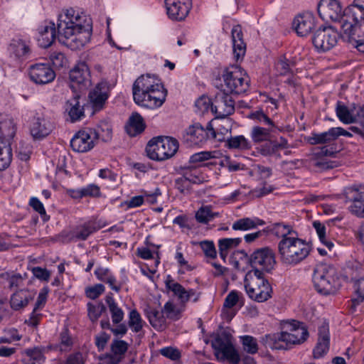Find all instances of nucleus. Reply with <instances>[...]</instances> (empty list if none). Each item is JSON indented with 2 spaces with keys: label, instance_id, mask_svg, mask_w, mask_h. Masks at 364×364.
I'll list each match as a JSON object with an SVG mask.
<instances>
[{
  "label": "nucleus",
  "instance_id": "1",
  "mask_svg": "<svg viewBox=\"0 0 364 364\" xmlns=\"http://www.w3.org/2000/svg\"><path fill=\"white\" fill-rule=\"evenodd\" d=\"M92 20L83 12L73 8L58 14L57 27L52 21H44L38 28V43L43 48L50 47L58 37V41L71 49H80L90 42Z\"/></svg>",
  "mask_w": 364,
  "mask_h": 364
},
{
  "label": "nucleus",
  "instance_id": "2",
  "mask_svg": "<svg viewBox=\"0 0 364 364\" xmlns=\"http://www.w3.org/2000/svg\"><path fill=\"white\" fill-rule=\"evenodd\" d=\"M132 95L136 105L154 109L164 103L167 91L159 79L147 74L141 75L134 81Z\"/></svg>",
  "mask_w": 364,
  "mask_h": 364
},
{
  "label": "nucleus",
  "instance_id": "3",
  "mask_svg": "<svg viewBox=\"0 0 364 364\" xmlns=\"http://www.w3.org/2000/svg\"><path fill=\"white\" fill-rule=\"evenodd\" d=\"M311 247L306 240L295 237L281 239L278 242V254L281 262L287 266H296L310 254Z\"/></svg>",
  "mask_w": 364,
  "mask_h": 364
},
{
  "label": "nucleus",
  "instance_id": "4",
  "mask_svg": "<svg viewBox=\"0 0 364 364\" xmlns=\"http://www.w3.org/2000/svg\"><path fill=\"white\" fill-rule=\"evenodd\" d=\"M244 286L249 298L257 302H264L272 296V287L259 269H252L245 275Z\"/></svg>",
  "mask_w": 364,
  "mask_h": 364
},
{
  "label": "nucleus",
  "instance_id": "5",
  "mask_svg": "<svg viewBox=\"0 0 364 364\" xmlns=\"http://www.w3.org/2000/svg\"><path fill=\"white\" fill-rule=\"evenodd\" d=\"M312 279L316 291L324 295L335 294L340 288L336 269L326 264L316 266Z\"/></svg>",
  "mask_w": 364,
  "mask_h": 364
},
{
  "label": "nucleus",
  "instance_id": "6",
  "mask_svg": "<svg viewBox=\"0 0 364 364\" xmlns=\"http://www.w3.org/2000/svg\"><path fill=\"white\" fill-rule=\"evenodd\" d=\"M178 149V142L169 136H157L151 139L146 147L149 159L164 161L173 156Z\"/></svg>",
  "mask_w": 364,
  "mask_h": 364
},
{
  "label": "nucleus",
  "instance_id": "7",
  "mask_svg": "<svg viewBox=\"0 0 364 364\" xmlns=\"http://www.w3.org/2000/svg\"><path fill=\"white\" fill-rule=\"evenodd\" d=\"M225 88L223 91L230 94L240 95L247 91L249 79L242 68L237 65L227 68L222 75Z\"/></svg>",
  "mask_w": 364,
  "mask_h": 364
},
{
  "label": "nucleus",
  "instance_id": "8",
  "mask_svg": "<svg viewBox=\"0 0 364 364\" xmlns=\"http://www.w3.org/2000/svg\"><path fill=\"white\" fill-rule=\"evenodd\" d=\"M209 139H216L218 141H224L225 137L220 136L209 123L206 129L200 124H195L187 128L183 134V142L188 146H201Z\"/></svg>",
  "mask_w": 364,
  "mask_h": 364
},
{
  "label": "nucleus",
  "instance_id": "9",
  "mask_svg": "<svg viewBox=\"0 0 364 364\" xmlns=\"http://www.w3.org/2000/svg\"><path fill=\"white\" fill-rule=\"evenodd\" d=\"M248 263L253 269H259L262 272H271L275 267V253L269 247L255 250L248 257Z\"/></svg>",
  "mask_w": 364,
  "mask_h": 364
},
{
  "label": "nucleus",
  "instance_id": "10",
  "mask_svg": "<svg viewBox=\"0 0 364 364\" xmlns=\"http://www.w3.org/2000/svg\"><path fill=\"white\" fill-rule=\"evenodd\" d=\"M70 87L73 92H82L91 85L90 69L85 62H80L69 73Z\"/></svg>",
  "mask_w": 364,
  "mask_h": 364
},
{
  "label": "nucleus",
  "instance_id": "11",
  "mask_svg": "<svg viewBox=\"0 0 364 364\" xmlns=\"http://www.w3.org/2000/svg\"><path fill=\"white\" fill-rule=\"evenodd\" d=\"M340 36L331 26L319 28L312 37V43L318 52H326L338 43Z\"/></svg>",
  "mask_w": 364,
  "mask_h": 364
},
{
  "label": "nucleus",
  "instance_id": "12",
  "mask_svg": "<svg viewBox=\"0 0 364 364\" xmlns=\"http://www.w3.org/2000/svg\"><path fill=\"white\" fill-rule=\"evenodd\" d=\"M294 336L287 328L280 333L265 335L262 338V343L267 348L273 350H287L292 345L302 343Z\"/></svg>",
  "mask_w": 364,
  "mask_h": 364
},
{
  "label": "nucleus",
  "instance_id": "13",
  "mask_svg": "<svg viewBox=\"0 0 364 364\" xmlns=\"http://www.w3.org/2000/svg\"><path fill=\"white\" fill-rule=\"evenodd\" d=\"M331 154H333V152L328 151L326 146L315 149L309 155V164L316 171L333 169L338 166V163L328 159V156Z\"/></svg>",
  "mask_w": 364,
  "mask_h": 364
},
{
  "label": "nucleus",
  "instance_id": "14",
  "mask_svg": "<svg viewBox=\"0 0 364 364\" xmlns=\"http://www.w3.org/2000/svg\"><path fill=\"white\" fill-rule=\"evenodd\" d=\"M28 73L31 81L38 85L52 82L56 76L53 69L47 63H35L30 65Z\"/></svg>",
  "mask_w": 364,
  "mask_h": 364
},
{
  "label": "nucleus",
  "instance_id": "15",
  "mask_svg": "<svg viewBox=\"0 0 364 364\" xmlns=\"http://www.w3.org/2000/svg\"><path fill=\"white\" fill-rule=\"evenodd\" d=\"M235 111V100L232 97L224 91H219L215 97L211 107V112L218 118H224L232 114Z\"/></svg>",
  "mask_w": 364,
  "mask_h": 364
},
{
  "label": "nucleus",
  "instance_id": "16",
  "mask_svg": "<svg viewBox=\"0 0 364 364\" xmlns=\"http://www.w3.org/2000/svg\"><path fill=\"white\" fill-rule=\"evenodd\" d=\"M346 201L351 202L350 211L354 215L364 218V186H350L345 189Z\"/></svg>",
  "mask_w": 364,
  "mask_h": 364
},
{
  "label": "nucleus",
  "instance_id": "17",
  "mask_svg": "<svg viewBox=\"0 0 364 364\" xmlns=\"http://www.w3.org/2000/svg\"><path fill=\"white\" fill-rule=\"evenodd\" d=\"M168 17L176 21H183L192 8V0H165Z\"/></svg>",
  "mask_w": 364,
  "mask_h": 364
},
{
  "label": "nucleus",
  "instance_id": "18",
  "mask_svg": "<svg viewBox=\"0 0 364 364\" xmlns=\"http://www.w3.org/2000/svg\"><path fill=\"white\" fill-rule=\"evenodd\" d=\"M321 18L325 21H337L343 16L341 3L338 0H321L317 6Z\"/></svg>",
  "mask_w": 364,
  "mask_h": 364
},
{
  "label": "nucleus",
  "instance_id": "19",
  "mask_svg": "<svg viewBox=\"0 0 364 364\" xmlns=\"http://www.w3.org/2000/svg\"><path fill=\"white\" fill-rule=\"evenodd\" d=\"M109 85L108 82L102 80L98 82L95 87L91 90L88 95L89 102L94 111H100L109 98Z\"/></svg>",
  "mask_w": 364,
  "mask_h": 364
},
{
  "label": "nucleus",
  "instance_id": "20",
  "mask_svg": "<svg viewBox=\"0 0 364 364\" xmlns=\"http://www.w3.org/2000/svg\"><path fill=\"white\" fill-rule=\"evenodd\" d=\"M92 129L86 128L76 133L70 140V146L74 151L84 153L95 146V140L92 136Z\"/></svg>",
  "mask_w": 364,
  "mask_h": 364
},
{
  "label": "nucleus",
  "instance_id": "21",
  "mask_svg": "<svg viewBox=\"0 0 364 364\" xmlns=\"http://www.w3.org/2000/svg\"><path fill=\"white\" fill-rule=\"evenodd\" d=\"M9 56L15 60L22 62L28 59L31 53L29 41L20 37L14 38L8 47Z\"/></svg>",
  "mask_w": 364,
  "mask_h": 364
},
{
  "label": "nucleus",
  "instance_id": "22",
  "mask_svg": "<svg viewBox=\"0 0 364 364\" xmlns=\"http://www.w3.org/2000/svg\"><path fill=\"white\" fill-rule=\"evenodd\" d=\"M53 128L54 125L48 118L39 116L33 119L30 132L34 139H42L49 135Z\"/></svg>",
  "mask_w": 364,
  "mask_h": 364
},
{
  "label": "nucleus",
  "instance_id": "23",
  "mask_svg": "<svg viewBox=\"0 0 364 364\" xmlns=\"http://www.w3.org/2000/svg\"><path fill=\"white\" fill-rule=\"evenodd\" d=\"M81 93L73 92L72 97L68 99L65 105V112L68 113L70 121L76 122L85 117V109L83 105L80 103Z\"/></svg>",
  "mask_w": 364,
  "mask_h": 364
},
{
  "label": "nucleus",
  "instance_id": "24",
  "mask_svg": "<svg viewBox=\"0 0 364 364\" xmlns=\"http://www.w3.org/2000/svg\"><path fill=\"white\" fill-rule=\"evenodd\" d=\"M213 347L220 350L224 358L232 364H239L240 357L233 345L229 341H225L220 336H217L213 342Z\"/></svg>",
  "mask_w": 364,
  "mask_h": 364
},
{
  "label": "nucleus",
  "instance_id": "25",
  "mask_svg": "<svg viewBox=\"0 0 364 364\" xmlns=\"http://www.w3.org/2000/svg\"><path fill=\"white\" fill-rule=\"evenodd\" d=\"M341 25V38L346 42H350L351 40L355 38L356 36L360 37V25L353 21L349 17H347L346 14L338 21Z\"/></svg>",
  "mask_w": 364,
  "mask_h": 364
},
{
  "label": "nucleus",
  "instance_id": "26",
  "mask_svg": "<svg viewBox=\"0 0 364 364\" xmlns=\"http://www.w3.org/2000/svg\"><path fill=\"white\" fill-rule=\"evenodd\" d=\"M330 344V335L328 326L323 325L318 328V338L316 346L313 350V355L315 359L324 356L328 350Z\"/></svg>",
  "mask_w": 364,
  "mask_h": 364
},
{
  "label": "nucleus",
  "instance_id": "27",
  "mask_svg": "<svg viewBox=\"0 0 364 364\" xmlns=\"http://www.w3.org/2000/svg\"><path fill=\"white\" fill-rule=\"evenodd\" d=\"M314 26V18L310 13L299 15L293 22V26L297 34L302 37L309 34Z\"/></svg>",
  "mask_w": 364,
  "mask_h": 364
},
{
  "label": "nucleus",
  "instance_id": "28",
  "mask_svg": "<svg viewBox=\"0 0 364 364\" xmlns=\"http://www.w3.org/2000/svg\"><path fill=\"white\" fill-rule=\"evenodd\" d=\"M265 125L267 127H262L255 126L252 127L251 130V137L255 143L269 141L274 134L278 131H282L274 122H272V124Z\"/></svg>",
  "mask_w": 364,
  "mask_h": 364
},
{
  "label": "nucleus",
  "instance_id": "29",
  "mask_svg": "<svg viewBox=\"0 0 364 364\" xmlns=\"http://www.w3.org/2000/svg\"><path fill=\"white\" fill-rule=\"evenodd\" d=\"M234 58L242 59L246 52V43L243 40L242 28L240 25L233 26L231 31Z\"/></svg>",
  "mask_w": 364,
  "mask_h": 364
},
{
  "label": "nucleus",
  "instance_id": "30",
  "mask_svg": "<svg viewBox=\"0 0 364 364\" xmlns=\"http://www.w3.org/2000/svg\"><path fill=\"white\" fill-rule=\"evenodd\" d=\"M145 315L147 317L151 326L158 331H161L166 328V321L163 312V309L159 310L152 306H148L144 310Z\"/></svg>",
  "mask_w": 364,
  "mask_h": 364
},
{
  "label": "nucleus",
  "instance_id": "31",
  "mask_svg": "<svg viewBox=\"0 0 364 364\" xmlns=\"http://www.w3.org/2000/svg\"><path fill=\"white\" fill-rule=\"evenodd\" d=\"M34 299V293L27 289H21L14 293L10 299V306L14 311L24 309Z\"/></svg>",
  "mask_w": 364,
  "mask_h": 364
},
{
  "label": "nucleus",
  "instance_id": "32",
  "mask_svg": "<svg viewBox=\"0 0 364 364\" xmlns=\"http://www.w3.org/2000/svg\"><path fill=\"white\" fill-rule=\"evenodd\" d=\"M16 128L12 118L0 114V141L12 142Z\"/></svg>",
  "mask_w": 364,
  "mask_h": 364
},
{
  "label": "nucleus",
  "instance_id": "33",
  "mask_svg": "<svg viewBox=\"0 0 364 364\" xmlns=\"http://www.w3.org/2000/svg\"><path fill=\"white\" fill-rule=\"evenodd\" d=\"M95 274L98 280L107 284L113 291L117 293L120 291L122 284L117 282L115 276L109 269L101 267H97L95 270Z\"/></svg>",
  "mask_w": 364,
  "mask_h": 364
},
{
  "label": "nucleus",
  "instance_id": "34",
  "mask_svg": "<svg viewBox=\"0 0 364 364\" xmlns=\"http://www.w3.org/2000/svg\"><path fill=\"white\" fill-rule=\"evenodd\" d=\"M146 128L143 117L138 112H134L129 117L125 129L130 136L134 137L141 134Z\"/></svg>",
  "mask_w": 364,
  "mask_h": 364
},
{
  "label": "nucleus",
  "instance_id": "35",
  "mask_svg": "<svg viewBox=\"0 0 364 364\" xmlns=\"http://www.w3.org/2000/svg\"><path fill=\"white\" fill-rule=\"evenodd\" d=\"M357 105L353 103L347 107L341 101H338L336 106V114L339 120L344 124H352L355 122L354 111Z\"/></svg>",
  "mask_w": 364,
  "mask_h": 364
},
{
  "label": "nucleus",
  "instance_id": "36",
  "mask_svg": "<svg viewBox=\"0 0 364 364\" xmlns=\"http://www.w3.org/2000/svg\"><path fill=\"white\" fill-rule=\"evenodd\" d=\"M22 355L23 364H43L46 360L43 347L26 348Z\"/></svg>",
  "mask_w": 364,
  "mask_h": 364
},
{
  "label": "nucleus",
  "instance_id": "37",
  "mask_svg": "<svg viewBox=\"0 0 364 364\" xmlns=\"http://www.w3.org/2000/svg\"><path fill=\"white\" fill-rule=\"evenodd\" d=\"M100 228V227L97 226L96 223L92 220L77 225L73 229L75 241L86 240L90 235L99 230Z\"/></svg>",
  "mask_w": 364,
  "mask_h": 364
},
{
  "label": "nucleus",
  "instance_id": "38",
  "mask_svg": "<svg viewBox=\"0 0 364 364\" xmlns=\"http://www.w3.org/2000/svg\"><path fill=\"white\" fill-rule=\"evenodd\" d=\"M264 225H265V222L259 218H242L235 221L232 228L234 230L247 231Z\"/></svg>",
  "mask_w": 364,
  "mask_h": 364
},
{
  "label": "nucleus",
  "instance_id": "39",
  "mask_svg": "<svg viewBox=\"0 0 364 364\" xmlns=\"http://www.w3.org/2000/svg\"><path fill=\"white\" fill-rule=\"evenodd\" d=\"M0 279L4 288L12 290L22 286L25 278L19 273L6 272L0 274Z\"/></svg>",
  "mask_w": 364,
  "mask_h": 364
},
{
  "label": "nucleus",
  "instance_id": "40",
  "mask_svg": "<svg viewBox=\"0 0 364 364\" xmlns=\"http://www.w3.org/2000/svg\"><path fill=\"white\" fill-rule=\"evenodd\" d=\"M271 232L277 237L281 239L295 237L297 232L293 230V228L284 223H276L272 224L270 228L266 229V232Z\"/></svg>",
  "mask_w": 364,
  "mask_h": 364
},
{
  "label": "nucleus",
  "instance_id": "41",
  "mask_svg": "<svg viewBox=\"0 0 364 364\" xmlns=\"http://www.w3.org/2000/svg\"><path fill=\"white\" fill-rule=\"evenodd\" d=\"M180 174L184 176L191 184H200L205 178L199 168L196 166H188L181 168Z\"/></svg>",
  "mask_w": 364,
  "mask_h": 364
},
{
  "label": "nucleus",
  "instance_id": "42",
  "mask_svg": "<svg viewBox=\"0 0 364 364\" xmlns=\"http://www.w3.org/2000/svg\"><path fill=\"white\" fill-rule=\"evenodd\" d=\"M335 134L334 127L321 133L312 132L311 135L308 136L307 141L311 145L330 143L336 139Z\"/></svg>",
  "mask_w": 364,
  "mask_h": 364
},
{
  "label": "nucleus",
  "instance_id": "43",
  "mask_svg": "<svg viewBox=\"0 0 364 364\" xmlns=\"http://www.w3.org/2000/svg\"><path fill=\"white\" fill-rule=\"evenodd\" d=\"M92 136L95 141L101 139L103 141H109L112 136V129L109 123L102 121L96 128L92 129Z\"/></svg>",
  "mask_w": 364,
  "mask_h": 364
},
{
  "label": "nucleus",
  "instance_id": "44",
  "mask_svg": "<svg viewBox=\"0 0 364 364\" xmlns=\"http://www.w3.org/2000/svg\"><path fill=\"white\" fill-rule=\"evenodd\" d=\"M11 144L12 142L0 141V171L9 168L12 161Z\"/></svg>",
  "mask_w": 364,
  "mask_h": 364
},
{
  "label": "nucleus",
  "instance_id": "45",
  "mask_svg": "<svg viewBox=\"0 0 364 364\" xmlns=\"http://www.w3.org/2000/svg\"><path fill=\"white\" fill-rule=\"evenodd\" d=\"M241 242L242 239L240 237L220 239L218 240V250L221 259L225 261L229 251L237 247Z\"/></svg>",
  "mask_w": 364,
  "mask_h": 364
},
{
  "label": "nucleus",
  "instance_id": "46",
  "mask_svg": "<svg viewBox=\"0 0 364 364\" xmlns=\"http://www.w3.org/2000/svg\"><path fill=\"white\" fill-rule=\"evenodd\" d=\"M166 287L177 296L181 303L187 302V290L179 283L175 282L170 275L165 280Z\"/></svg>",
  "mask_w": 364,
  "mask_h": 364
},
{
  "label": "nucleus",
  "instance_id": "47",
  "mask_svg": "<svg viewBox=\"0 0 364 364\" xmlns=\"http://www.w3.org/2000/svg\"><path fill=\"white\" fill-rule=\"evenodd\" d=\"M343 13L358 24L364 21V7L360 4L355 2V0L344 10Z\"/></svg>",
  "mask_w": 364,
  "mask_h": 364
},
{
  "label": "nucleus",
  "instance_id": "48",
  "mask_svg": "<svg viewBox=\"0 0 364 364\" xmlns=\"http://www.w3.org/2000/svg\"><path fill=\"white\" fill-rule=\"evenodd\" d=\"M287 328L291 333L295 335L296 339L299 340L300 342L304 343L309 337L308 330L302 323L293 321L287 324Z\"/></svg>",
  "mask_w": 364,
  "mask_h": 364
},
{
  "label": "nucleus",
  "instance_id": "49",
  "mask_svg": "<svg viewBox=\"0 0 364 364\" xmlns=\"http://www.w3.org/2000/svg\"><path fill=\"white\" fill-rule=\"evenodd\" d=\"M225 146L229 149H238L242 150L250 149V142L242 135L230 136L225 140Z\"/></svg>",
  "mask_w": 364,
  "mask_h": 364
},
{
  "label": "nucleus",
  "instance_id": "50",
  "mask_svg": "<svg viewBox=\"0 0 364 364\" xmlns=\"http://www.w3.org/2000/svg\"><path fill=\"white\" fill-rule=\"evenodd\" d=\"M106 302L111 313L112 320L114 324L119 323L124 318V312L115 302L112 296H107Z\"/></svg>",
  "mask_w": 364,
  "mask_h": 364
},
{
  "label": "nucleus",
  "instance_id": "51",
  "mask_svg": "<svg viewBox=\"0 0 364 364\" xmlns=\"http://www.w3.org/2000/svg\"><path fill=\"white\" fill-rule=\"evenodd\" d=\"M355 122L359 123V127L352 126L350 130L364 138V105H357L354 111Z\"/></svg>",
  "mask_w": 364,
  "mask_h": 364
},
{
  "label": "nucleus",
  "instance_id": "52",
  "mask_svg": "<svg viewBox=\"0 0 364 364\" xmlns=\"http://www.w3.org/2000/svg\"><path fill=\"white\" fill-rule=\"evenodd\" d=\"M144 321L139 313L136 310H132L129 314L128 325L134 333L140 332L143 328Z\"/></svg>",
  "mask_w": 364,
  "mask_h": 364
},
{
  "label": "nucleus",
  "instance_id": "53",
  "mask_svg": "<svg viewBox=\"0 0 364 364\" xmlns=\"http://www.w3.org/2000/svg\"><path fill=\"white\" fill-rule=\"evenodd\" d=\"M87 306L88 317L92 323L96 322L106 311V306L102 302L97 304L89 302Z\"/></svg>",
  "mask_w": 364,
  "mask_h": 364
},
{
  "label": "nucleus",
  "instance_id": "54",
  "mask_svg": "<svg viewBox=\"0 0 364 364\" xmlns=\"http://www.w3.org/2000/svg\"><path fill=\"white\" fill-rule=\"evenodd\" d=\"M243 350L251 355L255 354L258 351V344L257 338L252 336L245 335L240 337Z\"/></svg>",
  "mask_w": 364,
  "mask_h": 364
},
{
  "label": "nucleus",
  "instance_id": "55",
  "mask_svg": "<svg viewBox=\"0 0 364 364\" xmlns=\"http://www.w3.org/2000/svg\"><path fill=\"white\" fill-rule=\"evenodd\" d=\"M162 309L166 319L168 318L172 321H178L181 317V309L176 307V305L170 301H167Z\"/></svg>",
  "mask_w": 364,
  "mask_h": 364
},
{
  "label": "nucleus",
  "instance_id": "56",
  "mask_svg": "<svg viewBox=\"0 0 364 364\" xmlns=\"http://www.w3.org/2000/svg\"><path fill=\"white\" fill-rule=\"evenodd\" d=\"M212 105L213 102L211 100L208 96L203 95L195 102L196 112L199 114H204L209 109L211 110Z\"/></svg>",
  "mask_w": 364,
  "mask_h": 364
},
{
  "label": "nucleus",
  "instance_id": "57",
  "mask_svg": "<svg viewBox=\"0 0 364 364\" xmlns=\"http://www.w3.org/2000/svg\"><path fill=\"white\" fill-rule=\"evenodd\" d=\"M217 214L212 213L209 207H202L196 213V219L200 223L206 224Z\"/></svg>",
  "mask_w": 364,
  "mask_h": 364
},
{
  "label": "nucleus",
  "instance_id": "58",
  "mask_svg": "<svg viewBox=\"0 0 364 364\" xmlns=\"http://www.w3.org/2000/svg\"><path fill=\"white\" fill-rule=\"evenodd\" d=\"M217 151H200L192 154L190 156L189 162L191 164H198L209 160L210 159L217 158Z\"/></svg>",
  "mask_w": 364,
  "mask_h": 364
},
{
  "label": "nucleus",
  "instance_id": "59",
  "mask_svg": "<svg viewBox=\"0 0 364 364\" xmlns=\"http://www.w3.org/2000/svg\"><path fill=\"white\" fill-rule=\"evenodd\" d=\"M110 348L114 355H122L127 351L128 343L122 340L114 339L112 341Z\"/></svg>",
  "mask_w": 364,
  "mask_h": 364
},
{
  "label": "nucleus",
  "instance_id": "60",
  "mask_svg": "<svg viewBox=\"0 0 364 364\" xmlns=\"http://www.w3.org/2000/svg\"><path fill=\"white\" fill-rule=\"evenodd\" d=\"M204 255L206 257L215 259L217 256V252L213 241L203 240L199 243Z\"/></svg>",
  "mask_w": 364,
  "mask_h": 364
},
{
  "label": "nucleus",
  "instance_id": "61",
  "mask_svg": "<svg viewBox=\"0 0 364 364\" xmlns=\"http://www.w3.org/2000/svg\"><path fill=\"white\" fill-rule=\"evenodd\" d=\"M105 290V287L102 284H96L93 286L87 287L85 289V295L90 299H96Z\"/></svg>",
  "mask_w": 364,
  "mask_h": 364
},
{
  "label": "nucleus",
  "instance_id": "62",
  "mask_svg": "<svg viewBox=\"0 0 364 364\" xmlns=\"http://www.w3.org/2000/svg\"><path fill=\"white\" fill-rule=\"evenodd\" d=\"M278 149L276 145V141L269 140L267 141L260 148V154L264 156H269L277 155L278 153Z\"/></svg>",
  "mask_w": 364,
  "mask_h": 364
},
{
  "label": "nucleus",
  "instance_id": "63",
  "mask_svg": "<svg viewBox=\"0 0 364 364\" xmlns=\"http://www.w3.org/2000/svg\"><path fill=\"white\" fill-rule=\"evenodd\" d=\"M275 188L267 182H264L262 186H258L252 191V193L257 198H261L272 193Z\"/></svg>",
  "mask_w": 364,
  "mask_h": 364
},
{
  "label": "nucleus",
  "instance_id": "64",
  "mask_svg": "<svg viewBox=\"0 0 364 364\" xmlns=\"http://www.w3.org/2000/svg\"><path fill=\"white\" fill-rule=\"evenodd\" d=\"M174 186L180 193L185 194L190 192L191 183L181 175V176L176 178Z\"/></svg>",
  "mask_w": 364,
  "mask_h": 364
}]
</instances>
